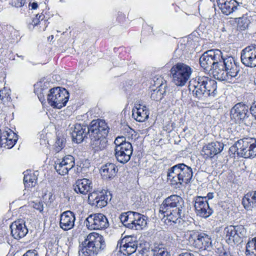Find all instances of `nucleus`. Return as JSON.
I'll list each match as a JSON object with an SVG mask.
<instances>
[{"mask_svg":"<svg viewBox=\"0 0 256 256\" xmlns=\"http://www.w3.org/2000/svg\"><path fill=\"white\" fill-rule=\"evenodd\" d=\"M22 256H38V251L36 250H28Z\"/></svg>","mask_w":256,"mask_h":256,"instance_id":"nucleus-51","label":"nucleus"},{"mask_svg":"<svg viewBox=\"0 0 256 256\" xmlns=\"http://www.w3.org/2000/svg\"><path fill=\"white\" fill-rule=\"evenodd\" d=\"M33 207L35 209L39 210L40 212H42L44 209L43 204L42 202H40L34 203V204L33 205Z\"/></svg>","mask_w":256,"mask_h":256,"instance_id":"nucleus-53","label":"nucleus"},{"mask_svg":"<svg viewBox=\"0 0 256 256\" xmlns=\"http://www.w3.org/2000/svg\"><path fill=\"white\" fill-rule=\"evenodd\" d=\"M48 198V202L52 203L54 200V196H53L52 192H49L48 194H45L44 196H43V198L45 200H47Z\"/></svg>","mask_w":256,"mask_h":256,"instance_id":"nucleus-49","label":"nucleus"},{"mask_svg":"<svg viewBox=\"0 0 256 256\" xmlns=\"http://www.w3.org/2000/svg\"><path fill=\"white\" fill-rule=\"evenodd\" d=\"M84 224L90 230L105 229L109 226L106 217L100 213L90 215L86 218Z\"/></svg>","mask_w":256,"mask_h":256,"instance_id":"nucleus-10","label":"nucleus"},{"mask_svg":"<svg viewBox=\"0 0 256 256\" xmlns=\"http://www.w3.org/2000/svg\"><path fill=\"white\" fill-rule=\"evenodd\" d=\"M44 16L42 15L36 14V18H34L32 22V24L34 26H36L40 22V20H42Z\"/></svg>","mask_w":256,"mask_h":256,"instance_id":"nucleus-48","label":"nucleus"},{"mask_svg":"<svg viewBox=\"0 0 256 256\" xmlns=\"http://www.w3.org/2000/svg\"><path fill=\"white\" fill-rule=\"evenodd\" d=\"M2 134H3V138L4 140L6 138V137L8 138L9 140L8 142H10V144H16L18 140V136L12 130L8 129V130L3 132Z\"/></svg>","mask_w":256,"mask_h":256,"instance_id":"nucleus-38","label":"nucleus"},{"mask_svg":"<svg viewBox=\"0 0 256 256\" xmlns=\"http://www.w3.org/2000/svg\"><path fill=\"white\" fill-rule=\"evenodd\" d=\"M177 164L168 169L167 172V180L173 185L182 184Z\"/></svg>","mask_w":256,"mask_h":256,"instance_id":"nucleus-30","label":"nucleus"},{"mask_svg":"<svg viewBox=\"0 0 256 256\" xmlns=\"http://www.w3.org/2000/svg\"><path fill=\"white\" fill-rule=\"evenodd\" d=\"M106 247L104 237L96 232L90 234L82 242L78 251L80 256H96Z\"/></svg>","mask_w":256,"mask_h":256,"instance_id":"nucleus-4","label":"nucleus"},{"mask_svg":"<svg viewBox=\"0 0 256 256\" xmlns=\"http://www.w3.org/2000/svg\"><path fill=\"white\" fill-rule=\"evenodd\" d=\"M108 196L106 191H94L90 193L88 201L90 204L102 208L107 205Z\"/></svg>","mask_w":256,"mask_h":256,"instance_id":"nucleus-16","label":"nucleus"},{"mask_svg":"<svg viewBox=\"0 0 256 256\" xmlns=\"http://www.w3.org/2000/svg\"><path fill=\"white\" fill-rule=\"evenodd\" d=\"M216 84L208 76H198L190 82L188 89L198 102L208 105L217 94Z\"/></svg>","mask_w":256,"mask_h":256,"instance_id":"nucleus-1","label":"nucleus"},{"mask_svg":"<svg viewBox=\"0 0 256 256\" xmlns=\"http://www.w3.org/2000/svg\"><path fill=\"white\" fill-rule=\"evenodd\" d=\"M26 0H12V5L16 8L22 6L25 4Z\"/></svg>","mask_w":256,"mask_h":256,"instance_id":"nucleus-47","label":"nucleus"},{"mask_svg":"<svg viewBox=\"0 0 256 256\" xmlns=\"http://www.w3.org/2000/svg\"><path fill=\"white\" fill-rule=\"evenodd\" d=\"M238 20V28L241 30H244L248 28L250 22L246 16L236 18Z\"/></svg>","mask_w":256,"mask_h":256,"instance_id":"nucleus-35","label":"nucleus"},{"mask_svg":"<svg viewBox=\"0 0 256 256\" xmlns=\"http://www.w3.org/2000/svg\"><path fill=\"white\" fill-rule=\"evenodd\" d=\"M194 208L197 216L207 218L213 212V210L210 208L206 198L198 196L196 198Z\"/></svg>","mask_w":256,"mask_h":256,"instance_id":"nucleus-15","label":"nucleus"},{"mask_svg":"<svg viewBox=\"0 0 256 256\" xmlns=\"http://www.w3.org/2000/svg\"><path fill=\"white\" fill-rule=\"evenodd\" d=\"M230 116L239 124L250 122L248 106L242 102L236 104L230 110Z\"/></svg>","mask_w":256,"mask_h":256,"instance_id":"nucleus-11","label":"nucleus"},{"mask_svg":"<svg viewBox=\"0 0 256 256\" xmlns=\"http://www.w3.org/2000/svg\"><path fill=\"white\" fill-rule=\"evenodd\" d=\"M242 204L247 210H252L256 208V190L246 194L242 198Z\"/></svg>","mask_w":256,"mask_h":256,"instance_id":"nucleus-28","label":"nucleus"},{"mask_svg":"<svg viewBox=\"0 0 256 256\" xmlns=\"http://www.w3.org/2000/svg\"><path fill=\"white\" fill-rule=\"evenodd\" d=\"M178 256H194V254H190V252H182Z\"/></svg>","mask_w":256,"mask_h":256,"instance_id":"nucleus-55","label":"nucleus"},{"mask_svg":"<svg viewBox=\"0 0 256 256\" xmlns=\"http://www.w3.org/2000/svg\"><path fill=\"white\" fill-rule=\"evenodd\" d=\"M115 147L120 146L122 145L126 144H130V142L126 141V138L124 136L117 137L114 142Z\"/></svg>","mask_w":256,"mask_h":256,"instance_id":"nucleus-46","label":"nucleus"},{"mask_svg":"<svg viewBox=\"0 0 256 256\" xmlns=\"http://www.w3.org/2000/svg\"><path fill=\"white\" fill-rule=\"evenodd\" d=\"M188 244L201 250H210L212 246L211 236L204 232L192 231L188 234Z\"/></svg>","mask_w":256,"mask_h":256,"instance_id":"nucleus-8","label":"nucleus"},{"mask_svg":"<svg viewBox=\"0 0 256 256\" xmlns=\"http://www.w3.org/2000/svg\"><path fill=\"white\" fill-rule=\"evenodd\" d=\"M217 252L219 256H231L230 253L226 250L222 248H218Z\"/></svg>","mask_w":256,"mask_h":256,"instance_id":"nucleus-50","label":"nucleus"},{"mask_svg":"<svg viewBox=\"0 0 256 256\" xmlns=\"http://www.w3.org/2000/svg\"><path fill=\"white\" fill-rule=\"evenodd\" d=\"M46 256H66V253L63 250L61 246L56 245L50 251H48Z\"/></svg>","mask_w":256,"mask_h":256,"instance_id":"nucleus-37","label":"nucleus"},{"mask_svg":"<svg viewBox=\"0 0 256 256\" xmlns=\"http://www.w3.org/2000/svg\"><path fill=\"white\" fill-rule=\"evenodd\" d=\"M76 220L75 214L68 210L61 214L60 226L64 230H68L74 228Z\"/></svg>","mask_w":256,"mask_h":256,"instance_id":"nucleus-19","label":"nucleus"},{"mask_svg":"<svg viewBox=\"0 0 256 256\" xmlns=\"http://www.w3.org/2000/svg\"><path fill=\"white\" fill-rule=\"evenodd\" d=\"M177 167L178 170L179 176H180L182 183L188 184L189 182L192 177V168L184 164H178Z\"/></svg>","mask_w":256,"mask_h":256,"instance_id":"nucleus-25","label":"nucleus"},{"mask_svg":"<svg viewBox=\"0 0 256 256\" xmlns=\"http://www.w3.org/2000/svg\"><path fill=\"white\" fill-rule=\"evenodd\" d=\"M246 254L250 256H256V236L248 242Z\"/></svg>","mask_w":256,"mask_h":256,"instance_id":"nucleus-33","label":"nucleus"},{"mask_svg":"<svg viewBox=\"0 0 256 256\" xmlns=\"http://www.w3.org/2000/svg\"><path fill=\"white\" fill-rule=\"evenodd\" d=\"M192 69L188 65L178 62L170 69L172 80L178 86H184L186 84L192 75Z\"/></svg>","mask_w":256,"mask_h":256,"instance_id":"nucleus-6","label":"nucleus"},{"mask_svg":"<svg viewBox=\"0 0 256 256\" xmlns=\"http://www.w3.org/2000/svg\"><path fill=\"white\" fill-rule=\"evenodd\" d=\"M216 2L222 12L227 16L241 8L236 0H216Z\"/></svg>","mask_w":256,"mask_h":256,"instance_id":"nucleus-17","label":"nucleus"},{"mask_svg":"<svg viewBox=\"0 0 256 256\" xmlns=\"http://www.w3.org/2000/svg\"><path fill=\"white\" fill-rule=\"evenodd\" d=\"M149 110L145 106L136 104L132 110V116L139 122H143L148 118Z\"/></svg>","mask_w":256,"mask_h":256,"instance_id":"nucleus-24","label":"nucleus"},{"mask_svg":"<svg viewBox=\"0 0 256 256\" xmlns=\"http://www.w3.org/2000/svg\"><path fill=\"white\" fill-rule=\"evenodd\" d=\"M118 246H120V251L124 255H130L134 252L138 248L136 242H128L124 240L118 242Z\"/></svg>","mask_w":256,"mask_h":256,"instance_id":"nucleus-26","label":"nucleus"},{"mask_svg":"<svg viewBox=\"0 0 256 256\" xmlns=\"http://www.w3.org/2000/svg\"><path fill=\"white\" fill-rule=\"evenodd\" d=\"M92 182L87 179L78 180L74 185V190L77 194H86L92 189Z\"/></svg>","mask_w":256,"mask_h":256,"instance_id":"nucleus-22","label":"nucleus"},{"mask_svg":"<svg viewBox=\"0 0 256 256\" xmlns=\"http://www.w3.org/2000/svg\"><path fill=\"white\" fill-rule=\"evenodd\" d=\"M159 212L164 222L176 224L184 217L186 208L184 200L178 195H172L166 198L160 207Z\"/></svg>","mask_w":256,"mask_h":256,"instance_id":"nucleus-2","label":"nucleus"},{"mask_svg":"<svg viewBox=\"0 0 256 256\" xmlns=\"http://www.w3.org/2000/svg\"><path fill=\"white\" fill-rule=\"evenodd\" d=\"M10 228L12 236L16 240L24 238L28 232L25 222L22 220H18L12 222Z\"/></svg>","mask_w":256,"mask_h":256,"instance_id":"nucleus-18","label":"nucleus"},{"mask_svg":"<svg viewBox=\"0 0 256 256\" xmlns=\"http://www.w3.org/2000/svg\"><path fill=\"white\" fill-rule=\"evenodd\" d=\"M48 94V103L54 108L60 109L65 106L69 98V93L59 87L51 88Z\"/></svg>","mask_w":256,"mask_h":256,"instance_id":"nucleus-9","label":"nucleus"},{"mask_svg":"<svg viewBox=\"0 0 256 256\" xmlns=\"http://www.w3.org/2000/svg\"><path fill=\"white\" fill-rule=\"evenodd\" d=\"M240 67L232 56L222 58V63L212 70L214 77L220 81L234 83L238 78Z\"/></svg>","mask_w":256,"mask_h":256,"instance_id":"nucleus-3","label":"nucleus"},{"mask_svg":"<svg viewBox=\"0 0 256 256\" xmlns=\"http://www.w3.org/2000/svg\"><path fill=\"white\" fill-rule=\"evenodd\" d=\"M88 126L80 124L74 125V130L72 133V140L78 144L82 142L84 138L89 135Z\"/></svg>","mask_w":256,"mask_h":256,"instance_id":"nucleus-20","label":"nucleus"},{"mask_svg":"<svg viewBox=\"0 0 256 256\" xmlns=\"http://www.w3.org/2000/svg\"><path fill=\"white\" fill-rule=\"evenodd\" d=\"M65 143V140L63 138L58 137L55 143L56 150L60 151L64 146Z\"/></svg>","mask_w":256,"mask_h":256,"instance_id":"nucleus-42","label":"nucleus"},{"mask_svg":"<svg viewBox=\"0 0 256 256\" xmlns=\"http://www.w3.org/2000/svg\"><path fill=\"white\" fill-rule=\"evenodd\" d=\"M145 245L146 246L144 248H142L141 250L142 253L144 252H148L150 249V246L148 243L146 244Z\"/></svg>","mask_w":256,"mask_h":256,"instance_id":"nucleus-54","label":"nucleus"},{"mask_svg":"<svg viewBox=\"0 0 256 256\" xmlns=\"http://www.w3.org/2000/svg\"><path fill=\"white\" fill-rule=\"evenodd\" d=\"M154 256H168V252L164 248H156L154 250Z\"/></svg>","mask_w":256,"mask_h":256,"instance_id":"nucleus-45","label":"nucleus"},{"mask_svg":"<svg viewBox=\"0 0 256 256\" xmlns=\"http://www.w3.org/2000/svg\"><path fill=\"white\" fill-rule=\"evenodd\" d=\"M250 110L251 114L254 117V118L256 120V102L252 104L250 108Z\"/></svg>","mask_w":256,"mask_h":256,"instance_id":"nucleus-52","label":"nucleus"},{"mask_svg":"<svg viewBox=\"0 0 256 256\" xmlns=\"http://www.w3.org/2000/svg\"><path fill=\"white\" fill-rule=\"evenodd\" d=\"M89 136L90 139V146L95 152L104 150L107 146L106 136Z\"/></svg>","mask_w":256,"mask_h":256,"instance_id":"nucleus-23","label":"nucleus"},{"mask_svg":"<svg viewBox=\"0 0 256 256\" xmlns=\"http://www.w3.org/2000/svg\"><path fill=\"white\" fill-rule=\"evenodd\" d=\"M230 150L244 158L256 156V139L246 138L238 140L230 148Z\"/></svg>","mask_w":256,"mask_h":256,"instance_id":"nucleus-5","label":"nucleus"},{"mask_svg":"<svg viewBox=\"0 0 256 256\" xmlns=\"http://www.w3.org/2000/svg\"><path fill=\"white\" fill-rule=\"evenodd\" d=\"M10 89L4 87L3 89L0 90V99L4 104L11 100L10 97Z\"/></svg>","mask_w":256,"mask_h":256,"instance_id":"nucleus-36","label":"nucleus"},{"mask_svg":"<svg viewBox=\"0 0 256 256\" xmlns=\"http://www.w3.org/2000/svg\"><path fill=\"white\" fill-rule=\"evenodd\" d=\"M136 223H138V220H137V218H136V220H134V222L132 224H134V225H136Z\"/></svg>","mask_w":256,"mask_h":256,"instance_id":"nucleus-58","label":"nucleus"},{"mask_svg":"<svg viewBox=\"0 0 256 256\" xmlns=\"http://www.w3.org/2000/svg\"><path fill=\"white\" fill-rule=\"evenodd\" d=\"M137 212L129 211L127 212L122 214L120 216V220L124 225L126 228L133 229L134 224V220H136Z\"/></svg>","mask_w":256,"mask_h":256,"instance_id":"nucleus-29","label":"nucleus"},{"mask_svg":"<svg viewBox=\"0 0 256 256\" xmlns=\"http://www.w3.org/2000/svg\"><path fill=\"white\" fill-rule=\"evenodd\" d=\"M36 178L34 174H29L28 172H24V183L26 187H32L36 183Z\"/></svg>","mask_w":256,"mask_h":256,"instance_id":"nucleus-32","label":"nucleus"},{"mask_svg":"<svg viewBox=\"0 0 256 256\" xmlns=\"http://www.w3.org/2000/svg\"><path fill=\"white\" fill-rule=\"evenodd\" d=\"M61 161L62 162V163L64 164L67 166L68 169L70 170L75 164L74 158L71 155L66 156L64 158H63Z\"/></svg>","mask_w":256,"mask_h":256,"instance_id":"nucleus-41","label":"nucleus"},{"mask_svg":"<svg viewBox=\"0 0 256 256\" xmlns=\"http://www.w3.org/2000/svg\"><path fill=\"white\" fill-rule=\"evenodd\" d=\"M38 6V4L36 2H33L32 4V9L35 10L36 9Z\"/></svg>","mask_w":256,"mask_h":256,"instance_id":"nucleus-57","label":"nucleus"},{"mask_svg":"<svg viewBox=\"0 0 256 256\" xmlns=\"http://www.w3.org/2000/svg\"><path fill=\"white\" fill-rule=\"evenodd\" d=\"M133 152L131 144H126L120 146L115 147L114 156L116 160L121 164H126L130 158Z\"/></svg>","mask_w":256,"mask_h":256,"instance_id":"nucleus-14","label":"nucleus"},{"mask_svg":"<svg viewBox=\"0 0 256 256\" xmlns=\"http://www.w3.org/2000/svg\"><path fill=\"white\" fill-rule=\"evenodd\" d=\"M136 214V218L138 220V223L136 225L134 224V230H140L142 229L146 224V221L145 219V216L138 212Z\"/></svg>","mask_w":256,"mask_h":256,"instance_id":"nucleus-39","label":"nucleus"},{"mask_svg":"<svg viewBox=\"0 0 256 256\" xmlns=\"http://www.w3.org/2000/svg\"><path fill=\"white\" fill-rule=\"evenodd\" d=\"M206 198L207 200L212 199L214 198V194L212 192H208L207 194V196Z\"/></svg>","mask_w":256,"mask_h":256,"instance_id":"nucleus-56","label":"nucleus"},{"mask_svg":"<svg viewBox=\"0 0 256 256\" xmlns=\"http://www.w3.org/2000/svg\"><path fill=\"white\" fill-rule=\"evenodd\" d=\"M89 136H106L109 128L103 120H94L92 121L88 126Z\"/></svg>","mask_w":256,"mask_h":256,"instance_id":"nucleus-12","label":"nucleus"},{"mask_svg":"<svg viewBox=\"0 0 256 256\" xmlns=\"http://www.w3.org/2000/svg\"><path fill=\"white\" fill-rule=\"evenodd\" d=\"M224 146L222 143L218 142H212L203 147L202 152L206 158H212L220 153L222 150Z\"/></svg>","mask_w":256,"mask_h":256,"instance_id":"nucleus-21","label":"nucleus"},{"mask_svg":"<svg viewBox=\"0 0 256 256\" xmlns=\"http://www.w3.org/2000/svg\"><path fill=\"white\" fill-rule=\"evenodd\" d=\"M238 237L244 236L246 231L244 226L242 225L234 226Z\"/></svg>","mask_w":256,"mask_h":256,"instance_id":"nucleus-44","label":"nucleus"},{"mask_svg":"<svg viewBox=\"0 0 256 256\" xmlns=\"http://www.w3.org/2000/svg\"><path fill=\"white\" fill-rule=\"evenodd\" d=\"M54 168L58 174L62 176L67 174L70 170L67 166L64 164L60 160H58L55 162Z\"/></svg>","mask_w":256,"mask_h":256,"instance_id":"nucleus-34","label":"nucleus"},{"mask_svg":"<svg viewBox=\"0 0 256 256\" xmlns=\"http://www.w3.org/2000/svg\"><path fill=\"white\" fill-rule=\"evenodd\" d=\"M118 170V169L114 164L108 163L101 168V176L104 180H112L116 176Z\"/></svg>","mask_w":256,"mask_h":256,"instance_id":"nucleus-27","label":"nucleus"},{"mask_svg":"<svg viewBox=\"0 0 256 256\" xmlns=\"http://www.w3.org/2000/svg\"><path fill=\"white\" fill-rule=\"evenodd\" d=\"M240 59L242 62L246 66H256V46H249L242 50Z\"/></svg>","mask_w":256,"mask_h":256,"instance_id":"nucleus-13","label":"nucleus"},{"mask_svg":"<svg viewBox=\"0 0 256 256\" xmlns=\"http://www.w3.org/2000/svg\"><path fill=\"white\" fill-rule=\"evenodd\" d=\"M3 138V134L1 133L0 136V139L1 141V147L9 149L13 147L14 146L15 144H10L9 143L10 142H8L9 140L8 137H6V138L4 140Z\"/></svg>","mask_w":256,"mask_h":256,"instance_id":"nucleus-43","label":"nucleus"},{"mask_svg":"<svg viewBox=\"0 0 256 256\" xmlns=\"http://www.w3.org/2000/svg\"><path fill=\"white\" fill-rule=\"evenodd\" d=\"M224 58L220 50H211L204 52L200 58V64L204 70L212 72L218 64L222 65V58Z\"/></svg>","mask_w":256,"mask_h":256,"instance_id":"nucleus-7","label":"nucleus"},{"mask_svg":"<svg viewBox=\"0 0 256 256\" xmlns=\"http://www.w3.org/2000/svg\"><path fill=\"white\" fill-rule=\"evenodd\" d=\"M166 84H163L162 80L161 84L156 90L152 91L150 98L152 100H159L162 99V95L166 94Z\"/></svg>","mask_w":256,"mask_h":256,"instance_id":"nucleus-31","label":"nucleus"},{"mask_svg":"<svg viewBox=\"0 0 256 256\" xmlns=\"http://www.w3.org/2000/svg\"><path fill=\"white\" fill-rule=\"evenodd\" d=\"M236 229L234 226H230L224 228V232L226 233V237H228V240H232L234 242V238L236 239Z\"/></svg>","mask_w":256,"mask_h":256,"instance_id":"nucleus-40","label":"nucleus"}]
</instances>
